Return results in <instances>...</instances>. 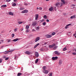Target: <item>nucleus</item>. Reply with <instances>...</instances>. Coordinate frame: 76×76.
<instances>
[{"mask_svg":"<svg viewBox=\"0 0 76 76\" xmlns=\"http://www.w3.org/2000/svg\"><path fill=\"white\" fill-rule=\"evenodd\" d=\"M48 44V42H45V43H44L45 45H46V44Z\"/></svg>","mask_w":76,"mask_h":76,"instance_id":"nucleus-43","label":"nucleus"},{"mask_svg":"<svg viewBox=\"0 0 76 76\" xmlns=\"http://www.w3.org/2000/svg\"><path fill=\"white\" fill-rule=\"evenodd\" d=\"M43 72L45 74H47L48 73V71L47 70H45L43 71Z\"/></svg>","mask_w":76,"mask_h":76,"instance_id":"nucleus-15","label":"nucleus"},{"mask_svg":"<svg viewBox=\"0 0 76 76\" xmlns=\"http://www.w3.org/2000/svg\"><path fill=\"white\" fill-rule=\"evenodd\" d=\"M73 1H76V0H73Z\"/></svg>","mask_w":76,"mask_h":76,"instance_id":"nucleus-62","label":"nucleus"},{"mask_svg":"<svg viewBox=\"0 0 76 76\" xmlns=\"http://www.w3.org/2000/svg\"><path fill=\"white\" fill-rule=\"evenodd\" d=\"M2 61V59H0V63H1Z\"/></svg>","mask_w":76,"mask_h":76,"instance_id":"nucleus-49","label":"nucleus"},{"mask_svg":"<svg viewBox=\"0 0 76 76\" xmlns=\"http://www.w3.org/2000/svg\"><path fill=\"white\" fill-rule=\"evenodd\" d=\"M19 56H20V54H18L17 56L18 57H19Z\"/></svg>","mask_w":76,"mask_h":76,"instance_id":"nucleus-55","label":"nucleus"},{"mask_svg":"<svg viewBox=\"0 0 76 76\" xmlns=\"http://www.w3.org/2000/svg\"><path fill=\"white\" fill-rule=\"evenodd\" d=\"M55 34H56V33L53 32L52 34V35H55Z\"/></svg>","mask_w":76,"mask_h":76,"instance_id":"nucleus-39","label":"nucleus"},{"mask_svg":"<svg viewBox=\"0 0 76 76\" xmlns=\"http://www.w3.org/2000/svg\"><path fill=\"white\" fill-rule=\"evenodd\" d=\"M42 24L44 26H45V25H46V23L45 22H44V23H42Z\"/></svg>","mask_w":76,"mask_h":76,"instance_id":"nucleus-33","label":"nucleus"},{"mask_svg":"<svg viewBox=\"0 0 76 76\" xmlns=\"http://www.w3.org/2000/svg\"><path fill=\"white\" fill-rule=\"evenodd\" d=\"M75 38H76V35L75 36Z\"/></svg>","mask_w":76,"mask_h":76,"instance_id":"nucleus-63","label":"nucleus"},{"mask_svg":"<svg viewBox=\"0 0 76 76\" xmlns=\"http://www.w3.org/2000/svg\"><path fill=\"white\" fill-rule=\"evenodd\" d=\"M42 69L43 70H45V69H46V66H43Z\"/></svg>","mask_w":76,"mask_h":76,"instance_id":"nucleus-29","label":"nucleus"},{"mask_svg":"<svg viewBox=\"0 0 76 76\" xmlns=\"http://www.w3.org/2000/svg\"><path fill=\"white\" fill-rule=\"evenodd\" d=\"M23 22H22V21H19L18 22V23L19 24H22V23Z\"/></svg>","mask_w":76,"mask_h":76,"instance_id":"nucleus-34","label":"nucleus"},{"mask_svg":"<svg viewBox=\"0 0 76 76\" xmlns=\"http://www.w3.org/2000/svg\"><path fill=\"white\" fill-rule=\"evenodd\" d=\"M35 20H37L38 19V14H36L35 15Z\"/></svg>","mask_w":76,"mask_h":76,"instance_id":"nucleus-12","label":"nucleus"},{"mask_svg":"<svg viewBox=\"0 0 76 76\" xmlns=\"http://www.w3.org/2000/svg\"><path fill=\"white\" fill-rule=\"evenodd\" d=\"M63 63V61H62V60L61 59H60L59 60V64H60V65H61Z\"/></svg>","mask_w":76,"mask_h":76,"instance_id":"nucleus-10","label":"nucleus"},{"mask_svg":"<svg viewBox=\"0 0 76 76\" xmlns=\"http://www.w3.org/2000/svg\"><path fill=\"white\" fill-rule=\"evenodd\" d=\"M14 1H16V0H14Z\"/></svg>","mask_w":76,"mask_h":76,"instance_id":"nucleus-59","label":"nucleus"},{"mask_svg":"<svg viewBox=\"0 0 76 76\" xmlns=\"http://www.w3.org/2000/svg\"><path fill=\"white\" fill-rule=\"evenodd\" d=\"M29 26L28 25H26V29H29Z\"/></svg>","mask_w":76,"mask_h":76,"instance_id":"nucleus-21","label":"nucleus"},{"mask_svg":"<svg viewBox=\"0 0 76 76\" xmlns=\"http://www.w3.org/2000/svg\"><path fill=\"white\" fill-rule=\"evenodd\" d=\"M60 4H61V3L57 2L56 3L55 6H57V7H58V6H59Z\"/></svg>","mask_w":76,"mask_h":76,"instance_id":"nucleus-6","label":"nucleus"},{"mask_svg":"<svg viewBox=\"0 0 76 76\" xmlns=\"http://www.w3.org/2000/svg\"><path fill=\"white\" fill-rule=\"evenodd\" d=\"M64 4L63 3H61V4H60V7H61V6H63V5H64Z\"/></svg>","mask_w":76,"mask_h":76,"instance_id":"nucleus-31","label":"nucleus"},{"mask_svg":"<svg viewBox=\"0 0 76 76\" xmlns=\"http://www.w3.org/2000/svg\"><path fill=\"white\" fill-rule=\"evenodd\" d=\"M30 31V30L29 29H27L26 30V33H28V32H29Z\"/></svg>","mask_w":76,"mask_h":76,"instance_id":"nucleus-30","label":"nucleus"},{"mask_svg":"<svg viewBox=\"0 0 76 76\" xmlns=\"http://www.w3.org/2000/svg\"><path fill=\"white\" fill-rule=\"evenodd\" d=\"M1 7H7V5H3L1 6Z\"/></svg>","mask_w":76,"mask_h":76,"instance_id":"nucleus-19","label":"nucleus"},{"mask_svg":"<svg viewBox=\"0 0 76 76\" xmlns=\"http://www.w3.org/2000/svg\"><path fill=\"white\" fill-rule=\"evenodd\" d=\"M37 9H38V10L39 9V8L37 7Z\"/></svg>","mask_w":76,"mask_h":76,"instance_id":"nucleus-60","label":"nucleus"},{"mask_svg":"<svg viewBox=\"0 0 76 76\" xmlns=\"http://www.w3.org/2000/svg\"><path fill=\"white\" fill-rule=\"evenodd\" d=\"M38 59H37L35 61V63L36 64L38 63Z\"/></svg>","mask_w":76,"mask_h":76,"instance_id":"nucleus-26","label":"nucleus"},{"mask_svg":"<svg viewBox=\"0 0 76 76\" xmlns=\"http://www.w3.org/2000/svg\"><path fill=\"white\" fill-rule=\"evenodd\" d=\"M52 73H50L49 76H52Z\"/></svg>","mask_w":76,"mask_h":76,"instance_id":"nucleus-48","label":"nucleus"},{"mask_svg":"<svg viewBox=\"0 0 76 76\" xmlns=\"http://www.w3.org/2000/svg\"><path fill=\"white\" fill-rule=\"evenodd\" d=\"M51 37H52V36L51 35H46V37H47V38H51Z\"/></svg>","mask_w":76,"mask_h":76,"instance_id":"nucleus-16","label":"nucleus"},{"mask_svg":"<svg viewBox=\"0 0 76 76\" xmlns=\"http://www.w3.org/2000/svg\"><path fill=\"white\" fill-rule=\"evenodd\" d=\"M7 40V42H10V39H8Z\"/></svg>","mask_w":76,"mask_h":76,"instance_id":"nucleus-37","label":"nucleus"},{"mask_svg":"<svg viewBox=\"0 0 76 76\" xmlns=\"http://www.w3.org/2000/svg\"><path fill=\"white\" fill-rule=\"evenodd\" d=\"M50 0H46V1H49Z\"/></svg>","mask_w":76,"mask_h":76,"instance_id":"nucleus-61","label":"nucleus"},{"mask_svg":"<svg viewBox=\"0 0 76 76\" xmlns=\"http://www.w3.org/2000/svg\"><path fill=\"white\" fill-rule=\"evenodd\" d=\"M58 48V46L57 45L55 46V47H53V50H56V48Z\"/></svg>","mask_w":76,"mask_h":76,"instance_id":"nucleus-18","label":"nucleus"},{"mask_svg":"<svg viewBox=\"0 0 76 76\" xmlns=\"http://www.w3.org/2000/svg\"><path fill=\"white\" fill-rule=\"evenodd\" d=\"M72 6H75V4H73V5H72Z\"/></svg>","mask_w":76,"mask_h":76,"instance_id":"nucleus-57","label":"nucleus"},{"mask_svg":"<svg viewBox=\"0 0 76 76\" xmlns=\"http://www.w3.org/2000/svg\"><path fill=\"white\" fill-rule=\"evenodd\" d=\"M42 9V8L41 7H39V10H41Z\"/></svg>","mask_w":76,"mask_h":76,"instance_id":"nucleus-45","label":"nucleus"},{"mask_svg":"<svg viewBox=\"0 0 76 76\" xmlns=\"http://www.w3.org/2000/svg\"><path fill=\"white\" fill-rule=\"evenodd\" d=\"M44 19H43L42 20V22H44Z\"/></svg>","mask_w":76,"mask_h":76,"instance_id":"nucleus-54","label":"nucleus"},{"mask_svg":"<svg viewBox=\"0 0 76 76\" xmlns=\"http://www.w3.org/2000/svg\"><path fill=\"white\" fill-rule=\"evenodd\" d=\"M32 31H35V30L34 29H33L32 30Z\"/></svg>","mask_w":76,"mask_h":76,"instance_id":"nucleus-53","label":"nucleus"},{"mask_svg":"<svg viewBox=\"0 0 76 76\" xmlns=\"http://www.w3.org/2000/svg\"><path fill=\"white\" fill-rule=\"evenodd\" d=\"M7 2H9L10 1H11V0H6Z\"/></svg>","mask_w":76,"mask_h":76,"instance_id":"nucleus-42","label":"nucleus"},{"mask_svg":"<svg viewBox=\"0 0 76 76\" xmlns=\"http://www.w3.org/2000/svg\"><path fill=\"white\" fill-rule=\"evenodd\" d=\"M8 59H9V58H7V57L6 58H5V60H8Z\"/></svg>","mask_w":76,"mask_h":76,"instance_id":"nucleus-47","label":"nucleus"},{"mask_svg":"<svg viewBox=\"0 0 76 76\" xmlns=\"http://www.w3.org/2000/svg\"><path fill=\"white\" fill-rule=\"evenodd\" d=\"M63 51H66V50H67V48L66 47H65L64 48L63 50Z\"/></svg>","mask_w":76,"mask_h":76,"instance_id":"nucleus-24","label":"nucleus"},{"mask_svg":"<svg viewBox=\"0 0 76 76\" xmlns=\"http://www.w3.org/2000/svg\"><path fill=\"white\" fill-rule=\"evenodd\" d=\"M18 58V56L16 55H15L14 56V59L15 60H16Z\"/></svg>","mask_w":76,"mask_h":76,"instance_id":"nucleus-17","label":"nucleus"},{"mask_svg":"<svg viewBox=\"0 0 76 76\" xmlns=\"http://www.w3.org/2000/svg\"><path fill=\"white\" fill-rule=\"evenodd\" d=\"M76 33H75V34H73V36H75L76 35Z\"/></svg>","mask_w":76,"mask_h":76,"instance_id":"nucleus-56","label":"nucleus"},{"mask_svg":"<svg viewBox=\"0 0 76 76\" xmlns=\"http://www.w3.org/2000/svg\"><path fill=\"white\" fill-rule=\"evenodd\" d=\"M34 54H35V56L36 57H38L39 56V54L38 52H35Z\"/></svg>","mask_w":76,"mask_h":76,"instance_id":"nucleus-4","label":"nucleus"},{"mask_svg":"<svg viewBox=\"0 0 76 76\" xmlns=\"http://www.w3.org/2000/svg\"><path fill=\"white\" fill-rule=\"evenodd\" d=\"M39 40V37H37L35 39V42H36L37 41H38Z\"/></svg>","mask_w":76,"mask_h":76,"instance_id":"nucleus-8","label":"nucleus"},{"mask_svg":"<svg viewBox=\"0 0 76 76\" xmlns=\"http://www.w3.org/2000/svg\"><path fill=\"white\" fill-rule=\"evenodd\" d=\"M28 12V10H24L21 12L22 13H26Z\"/></svg>","mask_w":76,"mask_h":76,"instance_id":"nucleus-5","label":"nucleus"},{"mask_svg":"<svg viewBox=\"0 0 76 76\" xmlns=\"http://www.w3.org/2000/svg\"><path fill=\"white\" fill-rule=\"evenodd\" d=\"M49 11L50 12L51 11H53V7H51L49 9Z\"/></svg>","mask_w":76,"mask_h":76,"instance_id":"nucleus-13","label":"nucleus"},{"mask_svg":"<svg viewBox=\"0 0 76 76\" xmlns=\"http://www.w3.org/2000/svg\"><path fill=\"white\" fill-rule=\"evenodd\" d=\"M24 53H26V54H28V55H29L30 54H32V52L29 51H27L26 52H25Z\"/></svg>","mask_w":76,"mask_h":76,"instance_id":"nucleus-1","label":"nucleus"},{"mask_svg":"<svg viewBox=\"0 0 76 76\" xmlns=\"http://www.w3.org/2000/svg\"><path fill=\"white\" fill-rule=\"evenodd\" d=\"M13 50H11L9 51H6V52L7 53H9L10 52H12V51H13Z\"/></svg>","mask_w":76,"mask_h":76,"instance_id":"nucleus-22","label":"nucleus"},{"mask_svg":"<svg viewBox=\"0 0 76 76\" xmlns=\"http://www.w3.org/2000/svg\"><path fill=\"white\" fill-rule=\"evenodd\" d=\"M25 9V8L24 7H21L20 8V10H24Z\"/></svg>","mask_w":76,"mask_h":76,"instance_id":"nucleus-27","label":"nucleus"},{"mask_svg":"<svg viewBox=\"0 0 76 76\" xmlns=\"http://www.w3.org/2000/svg\"><path fill=\"white\" fill-rule=\"evenodd\" d=\"M72 25V24H71V23L68 24L67 25V26H70V25Z\"/></svg>","mask_w":76,"mask_h":76,"instance_id":"nucleus-50","label":"nucleus"},{"mask_svg":"<svg viewBox=\"0 0 76 76\" xmlns=\"http://www.w3.org/2000/svg\"><path fill=\"white\" fill-rule=\"evenodd\" d=\"M61 1L64 4H65L66 3V2H65V1H64V0H61Z\"/></svg>","mask_w":76,"mask_h":76,"instance_id":"nucleus-23","label":"nucleus"},{"mask_svg":"<svg viewBox=\"0 0 76 76\" xmlns=\"http://www.w3.org/2000/svg\"><path fill=\"white\" fill-rule=\"evenodd\" d=\"M17 29H18V28H16L14 30V32H16L17 31Z\"/></svg>","mask_w":76,"mask_h":76,"instance_id":"nucleus-36","label":"nucleus"},{"mask_svg":"<svg viewBox=\"0 0 76 76\" xmlns=\"http://www.w3.org/2000/svg\"><path fill=\"white\" fill-rule=\"evenodd\" d=\"M16 4L15 3H14V4H13L12 6H16Z\"/></svg>","mask_w":76,"mask_h":76,"instance_id":"nucleus-32","label":"nucleus"},{"mask_svg":"<svg viewBox=\"0 0 76 76\" xmlns=\"http://www.w3.org/2000/svg\"><path fill=\"white\" fill-rule=\"evenodd\" d=\"M39 45V43H38L36 45H35L34 46V48H37V47H38V45Z\"/></svg>","mask_w":76,"mask_h":76,"instance_id":"nucleus-14","label":"nucleus"},{"mask_svg":"<svg viewBox=\"0 0 76 76\" xmlns=\"http://www.w3.org/2000/svg\"><path fill=\"white\" fill-rule=\"evenodd\" d=\"M22 75V74H21V73H19L18 74L17 76H21V75Z\"/></svg>","mask_w":76,"mask_h":76,"instance_id":"nucleus-25","label":"nucleus"},{"mask_svg":"<svg viewBox=\"0 0 76 76\" xmlns=\"http://www.w3.org/2000/svg\"><path fill=\"white\" fill-rule=\"evenodd\" d=\"M37 25V21H35L32 22V26H35Z\"/></svg>","mask_w":76,"mask_h":76,"instance_id":"nucleus-2","label":"nucleus"},{"mask_svg":"<svg viewBox=\"0 0 76 76\" xmlns=\"http://www.w3.org/2000/svg\"><path fill=\"white\" fill-rule=\"evenodd\" d=\"M39 26L37 27H36V30H39Z\"/></svg>","mask_w":76,"mask_h":76,"instance_id":"nucleus-35","label":"nucleus"},{"mask_svg":"<svg viewBox=\"0 0 76 76\" xmlns=\"http://www.w3.org/2000/svg\"><path fill=\"white\" fill-rule=\"evenodd\" d=\"M72 54H73V55H76V53H72Z\"/></svg>","mask_w":76,"mask_h":76,"instance_id":"nucleus-46","label":"nucleus"},{"mask_svg":"<svg viewBox=\"0 0 76 76\" xmlns=\"http://www.w3.org/2000/svg\"><path fill=\"white\" fill-rule=\"evenodd\" d=\"M9 15H12V16H13V13L11 12H10L9 13Z\"/></svg>","mask_w":76,"mask_h":76,"instance_id":"nucleus-20","label":"nucleus"},{"mask_svg":"<svg viewBox=\"0 0 76 76\" xmlns=\"http://www.w3.org/2000/svg\"><path fill=\"white\" fill-rule=\"evenodd\" d=\"M44 18H45V19H47V16L45 15L44 16Z\"/></svg>","mask_w":76,"mask_h":76,"instance_id":"nucleus-41","label":"nucleus"},{"mask_svg":"<svg viewBox=\"0 0 76 76\" xmlns=\"http://www.w3.org/2000/svg\"><path fill=\"white\" fill-rule=\"evenodd\" d=\"M6 58V56H3V58Z\"/></svg>","mask_w":76,"mask_h":76,"instance_id":"nucleus-52","label":"nucleus"},{"mask_svg":"<svg viewBox=\"0 0 76 76\" xmlns=\"http://www.w3.org/2000/svg\"><path fill=\"white\" fill-rule=\"evenodd\" d=\"M68 26H69L67 25L65 27V29H67V28H68Z\"/></svg>","mask_w":76,"mask_h":76,"instance_id":"nucleus-40","label":"nucleus"},{"mask_svg":"<svg viewBox=\"0 0 76 76\" xmlns=\"http://www.w3.org/2000/svg\"><path fill=\"white\" fill-rule=\"evenodd\" d=\"M12 38H13V37H15V34H12Z\"/></svg>","mask_w":76,"mask_h":76,"instance_id":"nucleus-38","label":"nucleus"},{"mask_svg":"<svg viewBox=\"0 0 76 76\" xmlns=\"http://www.w3.org/2000/svg\"><path fill=\"white\" fill-rule=\"evenodd\" d=\"M76 15H73V16H72L70 17V19H73V18H76Z\"/></svg>","mask_w":76,"mask_h":76,"instance_id":"nucleus-11","label":"nucleus"},{"mask_svg":"<svg viewBox=\"0 0 76 76\" xmlns=\"http://www.w3.org/2000/svg\"><path fill=\"white\" fill-rule=\"evenodd\" d=\"M54 53L55 54H56V55H58V56L60 55V53H59L58 51H55L54 52Z\"/></svg>","mask_w":76,"mask_h":76,"instance_id":"nucleus-7","label":"nucleus"},{"mask_svg":"<svg viewBox=\"0 0 76 76\" xmlns=\"http://www.w3.org/2000/svg\"><path fill=\"white\" fill-rule=\"evenodd\" d=\"M55 46H56V44L54 43L51 45H49V48H53L54 47H55Z\"/></svg>","mask_w":76,"mask_h":76,"instance_id":"nucleus-3","label":"nucleus"},{"mask_svg":"<svg viewBox=\"0 0 76 76\" xmlns=\"http://www.w3.org/2000/svg\"><path fill=\"white\" fill-rule=\"evenodd\" d=\"M23 30V28H21L20 31H22Z\"/></svg>","mask_w":76,"mask_h":76,"instance_id":"nucleus-44","label":"nucleus"},{"mask_svg":"<svg viewBox=\"0 0 76 76\" xmlns=\"http://www.w3.org/2000/svg\"><path fill=\"white\" fill-rule=\"evenodd\" d=\"M1 35H0V38L1 37Z\"/></svg>","mask_w":76,"mask_h":76,"instance_id":"nucleus-64","label":"nucleus"},{"mask_svg":"<svg viewBox=\"0 0 76 76\" xmlns=\"http://www.w3.org/2000/svg\"><path fill=\"white\" fill-rule=\"evenodd\" d=\"M3 46H2L1 48H3Z\"/></svg>","mask_w":76,"mask_h":76,"instance_id":"nucleus-58","label":"nucleus"},{"mask_svg":"<svg viewBox=\"0 0 76 76\" xmlns=\"http://www.w3.org/2000/svg\"><path fill=\"white\" fill-rule=\"evenodd\" d=\"M57 58H58V57L57 56H56L55 57H53L52 58V60H57Z\"/></svg>","mask_w":76,"mask_h":76,"instance_id":"nucleus-9","label":"nucleus"},{"mask_svg":"<svg viewBox=\"0 0 76 76\" xmlns=\"http://www.w3.org/2000/svg\"><path fill=\"white\" fill-rule=\"evenodd\" d=\"M18 39L17 38L15 39H14L13 40V41L16 42V41H18Z\"/></svg>","mask_w":76,"mask_h":76,"instance_id":"nucleus-28","label":"nucleus"},{"mask_svg":"<svg viewBox=\"0 0 76 76\" xmlns=\"http://www.w3.org/2000/svg\"><path fill=\"white\" fill-rule=\"evenodd\" d=\"M46 22H49V20L47 19L46 20Z\"/></svg>","mask_w":76,"mask_h":76,"instance_id":"nucleus-51","label":"nucleus"}]
</instances>
